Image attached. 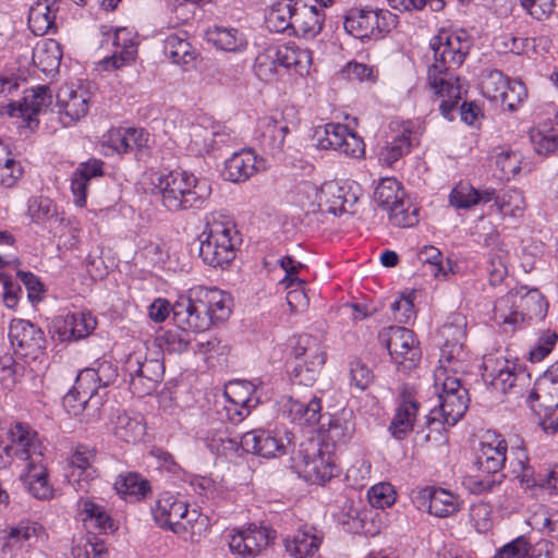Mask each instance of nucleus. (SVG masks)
<instances>
[{
    "mask_svg": "<svg viewBox=\"0 0 558 558\" xmlns=\"http://www.w3.org/2000/svg\"><path fill=\"white\" fill-rule=\"evenodd\" d=\"M418 411V402L411 392L404 390L400 397L396 414L389 425L391 435L397 439H403L412 430Z\"/></svg>",
    "mask_w": 558,
    "mask_h": 558,
    "instance_id": "nucleus-29",
    "label": "nucleus"
},
{
    "mask_svg": "<svg viewBox=\"0 0 558 558\" xmlns=\"http://www.w3.org/2000/svg\"><path fill=\"white\" fill-rule=\"evenodd\" d=\"M9 337L15 354L26 360H37L46 349V338L40 328L28 320L14 319Z\"/></svg>",
    "mask_w": 558,
    "mask_h": 558,
    "instance_id": "nucleus-12",
    "label": "nucleus"
},
{
    "mask_svg": "<svg viewBox=\"0 0 558 558\" xmlns=\"http://www.w3.org/2000/svg\"><path fill=\"white\" fill-rule=\"evenodd\" d=\"M434 62L428 66L427 81L437 99L439 110L451 119L462 98V87L453 71L465 60L472 47V38L464 29H441L430 39Z\"/></svg>",
    "mask_w": 558,
    "mask_h": 558,
    "instance_id": "nucleus-1",
    "label": "nucleus"
},
{
    "mask_svg": "<svg viewBox=\"0 0 558 558\" xmlns=\"http://www.w3.org/2000/svg\"><path fill=\"white\" fill-rule=\"evenodd\" d=\"M105 555V543L95 535L88 534L72 546L70 558H102Z\"/></svg>",
    "mask_w": 558,
    "mask_h": 558,
    "instance_id": "nucleus-52",
    "label": "nucleus"
},
{
    "mask_svg": "<svg viewBox=\"0 0 558 558\" xmlns=\"http://www.w3.org/2000/svg\"><path fill=\"white\" fill-rule=\"evenodd\" d=\"M469 393L466 389H458L454 396L440 397L438 409H433L426 416V424L430 426L436 422L454 425L469 408Z\"/></svg>",
    "mask_w": 558,
    "mask_h": 558,
    "instance_id": "nucleus-22",
    "label": "nucleus"
},
{
    "mask_svg": "<svg viewBox=\"0 0 558 558\" xmlns=\"http://www.w3.org/2000/svg\"><path fill=\"white\" fill-rule=\"evenodd\" d=\"M104 162L98 159H92L80 163L71 179V191L74 197V204L78 207L86 205L88 182L104 174Z\"/></svg>",
    "mask_w": 558,
    "mask_h": 558,
    "instance_id": "nucleus-30",
    "label": "nucleus"
},
{
    "mask_svg": "<svg viewBox=\"0 0 558 558\" xmlns=\"http://www.w3.org/2000/svg\"><path fill=\"white\" fill-rule=\"evenodd\" d=\"M507 442L496 437L493 441H483L476 453L477 474L469 478V486L474 493L490 492L501 483L500 473L507 461Z\"/></svg>",
    "mask_w": 558,
    "mask_h": 558,
    "instance_id": "nucleus-4",
    "label": "nucleus"
},
{
    "mask_svg": "<svg viewBox=\"0 0 558 558\" xmlns=\"http://www.w3.org/2000/svg\"><path fill=\"white\" fill-rule=\"evenodd\" d=\"M483 377L494 389L504 393L521 395L530 381V375L520 365L502 356H486L483 362Z\"/></svg>",
    "mask_w": 558,
    "mask_h": 558,
    "instance_id": "nucleus-8",
    "label": "nucleus"
},
{
    "mask_svg": "<svg viewBox=\"0 0 558 558\" xmlns=\"http://www.w3.org/2000/svg\"><path fill=\"white\" fill-rule=\"evenodd\" d=\"M291 460L294 471L313 484L329 481L337 470L330 452L324 451L322 444L316 439L301 442Z\"/></svg>",
    "mask_w": 558,
    "mask_h": 558,
    "instance_id": "nucleus-5",
    "label": "nucleus"
},
{
    "mask_svg": "<svg viewBox=\"0 0 558 558\" xmlns=\"http://www.w3.org/2000/svg\"><path fill=\"white\" fill-rule=\"evenodd\" d=\"M197 296L205 305L213 325L225 322L231 314V298L217 288L199 287L195 289Z\"/></svg>",
    "mask_w": 558,
    "mask_h": 558,
    "instance_id": "nucleus-31",
    "label": "nucleus"
},
{
    "mask_svg": "<svg viewBox=\"0 0 558 558\" xmlns=\"http://www.w3.org/2000/svg\"><path fill=\"white\" fill-rule=\"evenodd\" d=\"M279 411L284 417L299 425H315L320 420L322 400L312 396L308 400H299L292 396L282 397Z\"/></svg>",
    "mask_w": 558,
    "mask_h": 558,
    "instance_id": "nucleus-21",
    "label": "nucleus"
},
{
    "mask_svg": "<svg viewBox=\"0 0 558 558\" xmlns=\"http://www.w3.org/2000/svg\"><path fill=\"white\" fill-rule=\"evenodd\" d=\"M205 36L208 43L227 52H242L247 47L245 35L234 27L214 26L206 31Z\"/></svg>",
    "mask_w": 558,
    "mask_h": 558,
    "instance_id": "nucleus-32",
    "label": "nucleus"
},
{
    "mask_svg": "<svg viewBox=\"0 0 558 558\" xmlns=\"http://www.w3.org/2000/svg\"><path fill=\"white\" fill-rule=\"evenodd\" d=\"M418 260L429 266V271L434 277L446 276L442 265V254L439 248L433 245H425L417 252Z\"/></svg>",
    "mask_w": 558,
    "mask_h": 558,
    "instance_id": "nucleus-62",
    "label": "nucleus"
},
{
    "mask_svg": "<svg viewBox=\"0 0 558 558\" xmlns=\"http://www.w3.org/2000/svg\"><path fill=\"white\" fill-rule=\"evenodd\" d=\"M229 537L230 550L243 558L257 556L262 549L268 546L270 541L268 529L255 524L236 530Z\"/></svg>",
    "mask_w": 558,
    "mask_h": 558,
    "instance_id": "nucleus-19",
    "label": "nucleus"
},
{
    "mask_svg": "<svg viewBox=\"0 0 558 558\" xmlns=\"http://www.w3.org/2000/svg\"><path fill=\"white\" fill-rule=\"evenodd\" d=\"M450 204L457 208H470L478 204L477 190L469 184H458L450 193Z\"/></svg>",
    "mask_w": 558,
    "mask_h": 558,
    "instance_id": "nucleus-61",
    "label": "nucleus"
},
{
    "mask_svg": "<svg viewBox=\"0 0 558 558\" xmlns=\"http://www.w3.org/2000/svg\"><path fill=\"white\" fill-rule=\"evenodd\" d=\"M378 340L403 372L412 371L421 361L422 351L411 329L390 326L378 333Z\"/></svg>",
    "mask_w": 558,
    "mask_h": 558,
    "instance_id": "nucleus-7",
    "label": "nucleus"
},
{
    "mask_svg": "<svg viewBox=\"0 0 558 558\" xmlns=\"http://www.w3.org/2000/svg\"><path fill=\"white\" fill-rule=\"evenodd\" d=\"M276 47L280 66L291 70L300 76L308 74L312 57L307 49L296 46L295 44Z\"/></svg>",
    "mask_w": 558,
    "mask_h": 558,
    "instance_id": "nucleus-35",
    "label": "nucleus"
},
{
    "mask_svg": "<svg viewBox=\"0 0 558 558\" xmlns=\"http://www.w3.org/2000/svg\"><path fill=\"white\" fill-rule=\"evenodd\" d=\"M530 543L525 536H518L505 544L492 558H527Z\"/></svg>",
    "mask_w": 558,
    "mask_h": 558,
    "instance_id": "nucleus-64",
    "label": "nucleus"
},
{
    "mask_svg": "<svg viewBox=\"0 0 558 558\" xmlns=\"http://www.w3.org/2000/svg\"><path fill=\"white\" fill-rule=\"evenodd\" d=\"M9 452L13 460L27 462L44 460V446L38 434L28 425L16 423L8 432Z\"/></svg>",
    "mask_w": 558,
    "mask_h": 558,
    "instance_id": "nucleus-14",
    "label": "nucleus"
},
{
    "mask_svg": "<svg viewBox=\"0 0 558 558\" xmlns=\"http://www.w3.org/2000/svg\"><path fill=\"white\" fill-rule=\"evenodd\" d=\"M411 132L403 129L402 132L395 136L390 142H387L379 151L378 159L383 165L391 167L404 154L410 151L411 146Z\"/></svg>",
    "mask_w": 558,
    "mask_h": 558,
    "instance_id": "nucleus-46",
    "label": "nucleus"
},
{
    "mask_svg": "<svg viewBox=\"0 0 558 558\" xmlns=\"http://www.w3.org/2000/svg\"><path fill=\"white\" fill-rule=\"evenodd\" d=\"M322 368L312 364L296 362L289 371V374L293 385L311 387L316 381Z\"/></svg>",
    "mask_w": 558,
    "mask_h": 558,
    "instance_id": "nucleus-63",
    "label": "nucleus"
},
{
    "mask_svg": "<svg viewBox=\"0 0 558 558\" xmlns=\"http://www.w3.org/2000/svg\"><path fill=\"white\" fill-rule=\"evenodd\" d=\"M175 325L183 330L205 331L211 325V318L195 289L189 296L180 298L172 306Z\"/></svg>",
    "mask_w": 558,
    "mask_h": 558,
    "instance_id": "nucleus-13",
    "label": "nucleus"
},
{
    "mask_svg": "<svg viewBox=\"0 0 558 558\" xmlns=\"http://www.w3.org/2000/svg\"><path fill=\"white\" fill-rule=\"evenodd\" d=\"M496 207L502 216L521 218L525 210L524 195L520 190H508L497 199Z\"/></svg>",
    "mask_w": 558,
    "mask_h": 558,
    "instance_id": "nucleus-49",
    "label": "nucleus"
},
{
    "mask_svg": "<svg viewBox=\"0 0 558 558\" xmlns=\"http://www.w3.org/2000/svg\"><path fill=\"white\" fill-rule=\"evenodd\" d=\"M96 450L88 446L80 445L70 458L68 477L71 482L77 483V489L85 486L96 476L94 463Z\"/></svg>",
    "mask_w": 558,
    "mask_h": 558,
    "instance_id": "nucleus-25",
    "label": "nucleus"
},
{
    "mask_svg": "<svg viewBox=\"0 0 558 558\" xmlns=\"http://www.w3.org/2000/svg\"><path fill=\"white\" fill-rule=\"evenodd\" d=\"M97 322L89 313H74L66 316L65 327L71 335L81 339L88 336L95 328Z\"/></svg>",
    "mask_w": 558,
    "mask_h": 558,
    "instance_id": "nucleus-55",
    "label": "nucleus"
},
{
    "mask_svg": "<svg viewBox=\"0 0 558 558\" xmlns=\"http://www.w3.org/2000/svg\"><path fill=\"white\" fill-rule=\"evenodd\" d=\"M315 138L319 149H333L351 158H361L365 153L363 140L344 124L327 123L318 126Z\"/></svg>",
    "mask_w": 558,
    "mask_h": 558,
    "instance_id": "nucleus-10",
    "label": "nucleus"
},
{
    "mask_svg": "<svg viewBox=\"0 0 558 558\" xmlns=\"http://www.w3.org/2000/svg\"><path fill=\"white\" fill-rule=\"evenodd\" d=\"M145 424L141 415L121 413L114 422V435L128 444H135L145 436Z\"/></svg>",
    "mask_w": 558,
    "mask_h": 558,
    "instance_id": "nucleus-41",
    "label": "nucleus"
},
{
    "mask_svg": "<svg viewBox=\"0 0 558 558\" xmlns=\"http://www.w3.org/2000/svg\"><path fill=\"white\" fill-rule=\"evenodd\" d=\"M505 89V93L497 102H500L501 106H506L509 111L513 112L526 99V88L521 81L510 80Z\"/></svg>",
    "mask_w": 558,
    "mask_h": 558,
    "instance_id": "nucleus-57",
    "label": "nucleus"
},
{
    "mask_svg": "<svg viewBox=\"0 0 558 558\" xmlns=\"http://www.w3.org/2000/svg\"><path fill=\"white\" fill-rule=\"evenodd\" d=\"M360 187L354 182L328 181L320 185L322 205L333 215L348 213L359 199Z\"/></svg>",
    "mask_w": 558,
    "mask_h": 558,
    "instance_id": "nucleus-17",
    "label": "nucleus"
},
{
    "mask_svg": "<svg viewBox=\"0 0 558 558\" xmlns=\"http://www.w3.org/2000/svg\"><path fill=\"white\" fill-rule=\"evenodd\" d=\"M530 140L538 155H548L558 149V133L533 129L530 132Z\"/></svg>",
    "mask_w": 558,
    "mask_h": 558,
    "instance_id": "nucleus-58",
    "label": "nucleus"
},
{
    "mask_svg": "<svg viewBox=\"0 0 558 558\" xmlns=\"http://www.w3.org/2000/svg\"><path fill=\"white\" fill-rule=\"evenodd\" d=\"M57 10V2L54 0H38L29 9V29L37 36L47 34L54 27Z\"/></svg>",
    "mask_w": 558,
    "mask_h": 558,
    "instance_id": "nucleus-36",
    "label": "nucleus"
},
{
    "mask_svg": "<svg viewBox=\"0 0 558 558\" xmlns=\"http://www.w3.org/2000/svg\"><path fill=\"white\" fill-rule=\"evenodd\" d=\"M265 169L264 159H258L257 155L248 149L234 153L225 163V177L231 182H243L254 173Z\"/></svg>",
    "mask_w": 558,
    "mask_h": 558,
    "instance_id": "nucleus-26",
    "label": "nucleus"
},
{
    "mask_svg": "<svg viewBox=\"0 0 558 558\" xmlns=\"http://www.w3.org/2000/svg\"><path fill=\"white\" fill-rule=\"evenodd\" d=\"M130 376V389L133 395L144 397L150 395L161 381L165 373L163 363L158 359L142 361L136 353L130 354L124 364Z\"/></svg>",
    "mask_w": 558,
    "mask_h": 558,
    "instance_id": "nucleus-9",
    "label": "nucleus"
},
{
    "mask_svg": "<svg viewBox=\"0 0 558 558\" xmlns=\"http://www.w3.org/2000/svg\"><path fill=\"white\" fill-rule=\"evenodd\" d=\"M415 504L418 509L427 508L428 513L437 518L451 517L460 510L458 496L447 489L430 486L417 492Z\"/></svg>",
    "mask_w": 558,
    "mask_h": 558,
    "instance_id": "nucleus-18",
    "label": "nucleus"
},
{
    "mask_svg": "<svg viewBox=\"0 0 558 558\" xmlns=\"http://www.w3.org/2000/svg\"><path fill=\"white\" fill-rule=\"evenodd\" d=\"M155 522L163 530L184 536L201 517L196 509L189 510L184 500L170 493H162L153 508Z\"/></svg>",
    "mask_w": 558,
    "mask_h": 558,
    "instance_id": "nucleus-6",
    "label": "nucleus"
},
{
    "mask_svg": "<svg viewBox=\"0 0 558 558\" xmlns=\"http://www.w3.org/2000/svg\"><path fill=\"white\" fill-rule=\"evenodd\" d=\"M513 466L512 473L515 478H519L521 485L525 488H533L538 486L539 477H535L532 466L527 464V458L523 450H519L517 458L510 461Z\"/></svg>",
    "mask_w": 558,
    "mask_h": 558,
    "instance_id": "nucleus-56",
    "label": "nucleus"
},
{
    "mask_svg": "<svg viewBox=\"0 0 558 558\" xmlns=\"http://www.w3.org/2000/svg\"><path fill=\"white\" fill-rule=\"evenodd\" d=\"M387 211L389 221L395 227L411 228L418 222V208L407 201L405 197Z\"/></svg>",
    "mask_w": 558,
    "mask_h": 558,
    "instance_id": "nucleus-48",
    "label": "nucleus"
},
{
    "mask_svg": "<svg viewBox=\"0 0 558 558\" xmlns=\"http://www.w3.org/2000/svg\"><path fill=\"white\" fill-rule=\"evenodd\" d=\"M62 52L53 39L45 40L33 49L34 63L45 73L54 71L61 61Z\"/></svg>",
    "mask_w": 558,
    "mask_h": 558,
    "instance_id": "nucleus-43",
    "label": "nucleus"
},
{
    "mask_svg": "<svg viewBox=\"0 0 558 558\" xmlns=\"http://www.w3.org/2000/svg\"><path fill=\"white\" fill-rule=\"evenodd\" d=\"M114 489L124 498L140 500L150 492V486L138 473L128 472L118 476Z\"/></svg>",
    "mask_w": 558,
    "mask_h": 558,
    "instance_id": "nucleus-42",
    "label": "nucleus"
},
{
    "mask_svg": "<svg viewBox=\"0 0 558 558\" xmlns=\"http://www.w3.org/2000/svg\"><path fill=\"white\" fill-rule=\"evenodd\" d=\"M292 21L293 34L305 39H313L323 28L324 14L316 7L295 0L294 19Z\"/></svg>",
    "mask_w": 558,
    "mask_h": 558,
    "instance_id": "nucleus-28",
    "label": "nucleus"
},
{
    "mask_svg": "<svg viewBox=\"0 0 558 558\" xmlns=\"http://www.w3.org/2000/svg\"><path fill=\"white\" fill-rule=\"evenodd\" d=\"M291 444L292 437L289 434L284 438L264 429H254L244 434L245 452L267 459L286 453Z\"/></svg>",
    "mask_w": 558,
    "mask_h": 558,
    "instance_id": "nucleus-20",
    "label": "nucleus"
},
{
    "mask_svg": "<svg viewBox=\"0 0 558 558\" xmlns=\"http://www.w3.org/2000/svg\"><path fill=\"white\" fill-rule=\"evenodd\" d=\"M198 239L199 257L206 265L225 268L235 258L239 233L233 221L214 216Z\"/></svg>",
    "mask_w": 558,
    "mask_h": 558,
    "instance_id": "nucleus-3",
    "label": "nucleus"
},
{
    "mask_svg": "<svg viewBox=\"0 0 558 558\" xmlns=\"http://www.w3.org/2000/svg\"><path fill=\"white\" fill-rule=\"evenodd\" d=\"M323 536L316 527L303 525L284 541L287 553L294 558L313 556L322 544Z\"/></svg>",
    "mask_w": 558,
    "mask_h": 558,
    "instance_id": "nucleus-27",
    "label": "nucleus"
},
{
    "mask_svg": "<svg viewBox=\"0 0 558 558\" xmlns=\"http://www.w3.org/2000/svg\"><path fill=\"white\" fill-rule=\"evenodd\" d=\"M77 507L86 527H94L105 533L108 530H112L113 521L101 506L88 498H81L77 502Z\"/></svg>",
    "mask_w": 558,
    "mask_h": 558,
    "instance_id": "nucleus-40",
    "label": "nucleus"
},
{
    "mask_svg": "<svg viewBox=\"0 0 558 558\" xmlns=\"http://www.w3.org/2000/svg\"><path fill=\"white\" fill-rule=\"evenodd\" d=\"M90 94L84 86L70 87L58 96L60 119L64 125H70L84 118L89 108Z\"/></svg>",
    "mask_w": 558,
    "mask_h": 558,
    "instance_id": "nucleus-23",
    "label": "nucleus"
},
{
    "mask_svg": "<svg viewBox=\"0 0 558 558\" xmlns=\"http://www.w3.org/2000/svg\"><path fill=\"white\" fill-rule=\"evenodd\" d=\"M9 538L17 542H29L44 539L46 531L44 526L37 522L24 520L12 526L8 534Z\"/></svg>",
    "mask_w": 558,
    "mask_h": 558,
    "instance_id": "nucleus-54",
    "label": "nucleus"
},
{
    "mask_svg": "<svg viewBox=\"0 0 558 558\" xmlns=\"http://www.w3.org/2000/svg\"><path fill=\"white\" fill-rule=\"evenodd\" d=\"M294 7L295 0H282L272 4L266 15L268 29L274 33L293 32Z\"/></svg>",
    "mask_w": 558,
    "mask_h": 558,
    "instance_id": "nucleus-39",
    "label": "nucleus"
},
{
    "mask_svg": "<svg viewBox=\"0 0 558 558\" xmlns=\"http://www.w3.org/2000/svg\"><path fill=\"white\" fill-rule=\"evenodd\" d=\"M369 504L379 509L390 507L396 501V493L391 484L379 483L372 486L367 493Z\"/></svg>",
    "mask_w": 558,
    "mask_h": 558,
    "instance_id": "nucleus-60",
    "label": "nucleus"
},
{
    "mask_svg": "<svg viewBox=\"0 0 558 558\" xmlns=\"http://www.w3.org/2000/svg\"><path fill=\"white\" fill-rule=\"evenodd\" d=\"M493 158L500 179L510 180L521 169V155L511 149L498 148Z\"/></svg>",
    "mask_w": 558,
    "mask_h": 558,
    "instance_id": "nucleus-50",
    "label": "nucleus"
},
{
    "mask_svg": "<svg viewBox=\"0 0 558 558\" xmlns=\"http://www.w3.org/2000/svg\"><path fill=\"white\" fill-rule=\"evenodd\" d=\"M296 123H282L271 117L262 120V143L271 153H280L283 148L284 140L291 128H295Z\"/></svg>",
    "mask_w": 558,
    "mask_h": 558,
    "instance_id": "nucleus-38",
    "label": "nucleus"
},
{
    "mask_svg": "<svg viewBox=\"0 0 558 558\" xmlns=\"http://www.w3.org/2000/svg\"><path fill=\"white\" fill-rule=\"evenodd\" d=\"M392 17L384 10L355 9L351 10L343 22L344 29L355 38H378L388 32Z\"/></svg>",
    "mask_w": 558,
    "mask_h": 558,
    "instance_id": "nucleus-11",
    "label": "nucleus"
},
{
    "mask_svg": "<svg viewBox=\"0 0 558 558\" xmlns=\"http://www.w3.org/2000/svg\"><path fill=\"white\" fill-rule=\"evenodd\" d=\"M153 185L154 192L161 196L163 206L170 211L199 209L211 192L206 181L178 170L157 174Z\"/></svg>",
    "mask_w": 558,
    "mask_h": 558,
    "instance_id": "nucleus-2",
    "label": "nucleus"
},
{
    "mask_svg": "<svg viewBox=\"0 0 558 558\" xmlns=\"http://www.w3.org/2000/svg\"><path fill=\"white\" fill-rule=\"evenodd\" d=\"M223 397L226 399V404L223 405L226 416L233 423L241 422L250 414L251 409L259 402L256 388L250 381L230 383L226 387Z\"/></svg>",
    "mask_w": 558,
    "mask_h": 558,
    "instance_id": "nucleus-16",
    "label": "nucleus"
},
{
    "mask_svg": "<svg viewBox=\"0 0 558 558\" xmlns=\"http://www.w3.org/2000/svg\"><path fill=\"white\" fill-rule=\"evenodd\" d=\"M405 197V192L393 178L381 179L374 192V201L384 210L390 209Z\"/></svg>",
    "mask_w": 558,
    "mask_h": 558,
    "instance_id": "nucleus-44",
    "label": "nucleus"
},
{
    "mask_svg": "<svg viewBox=\"0 0 558 558\" xmlns=\"http://www.w3.org/2000/svg\"><path fill=\"white\" fill-rule=\"evenodd\" d=\"M294 363L300 362L316 367H323L326 362V352L319 341L310 336L302 335L293 347Z\"/></svg>",
    "mask_w": 558,
    "mask_h": 558,
    "instance_id": "nucleus-37",
    "label": "nucleus"
},
{
    "mask_svg": "<svg viewBox=\"0 0 558 558\" xmlns=\"http://www.w3.org/2000/svg\"><path fill=\"white\" fill-rule=\"evenodd\" d=\"M278 66L280 65L277 47L269 46L256 56L253 64V71L258 80L269 83L277 78Z\"/></svg>",
    "mask_w": 558,
    "mask_h": 558,
    "instance_id": "nucleus-45",
    "label": "nucleus"
},
{
    "mask_svg": "<svg viewBox=\"0 0 558 558\" xmlns=\"http://www.w3.org/2000/svg\"><path fill=\"white\" fill-rule=\"evenodd\" d=\"M94 376V372L88 367L76 376L73 388L77 395H81V402H88L97 393L98 389L101 388Z\"/></svg>",
    "mask_w": 558,
    "mask_h": 558,
    "instance_id": "nucleus-59",
    "label": "nucleus"
},
{
    "mask_svg": "<svg viewBox=\"0 0 558 558\" xmlns=\"http://www.w3.org/2000/svg\"><path fill=\"white\" fill-rule=\"evenodd\" d=\"M524 318L522 313L513 308L511 298H501L496 302L494 319L505 327V331H513Z\"/></svg>",
    "mask_w": 558,
    "mask_h": 558,
    "instance_id": "nucleus-47",
    "label": "nucleus"
},
{
    "mask_svg": "<svg viewBox=\"0 0 558 558\" xmlns=\"http://www.w3.org/2000/svg\"><path fill=\"white\" fill-rule=\"evenodd\" d=\"M165 54L177 65H190L197 57L185 32L169 34L163 44Z\"/></svg>",
    "mask_w": 558,
    "mask_h": 558,
    "instance_id": "nucleus-34",
    "label": "nucleus"
},
{
    "mask_svg": "<svg viewBox=\"0 0 558 558\" xmlns=\"http://www.w3.org/2000/svg\"><path fill=\"white\" fill-rule=\"evenodd\" d=\"M52 93L49 86L38 85L24 92V96L19 102H11L9 114L21 117L26 126L34 129L38 125L37 116L45 112L52 105Z\"/></svg>",
    "mask_w": 558,
    "mask_h": 558,
    "instance_id": "nucleus-15",
    "label": "nucleus"
},
{
    "mask_svg": "<svg viewBox=\"0 0 558 558\" xmlns=\"http://www.w3.org/2000/svg\"><path fill=\"white\" fill-rule=\"evenodd\" d=\"M527 401L534 411H537L534 401H539V410L551 412L558 409V362L554 363L535 383L530 391Z\"/></svg>",
    "mask_w": 558,
    "mask_h": 558,
    "instance_id": "nucleus-24",
    "label": "nucleus"
},
{
    "mask_svg": "<svg viewBox=\"0 0 558 558\" xmlns=\"http://www.w3.org/2000/svg\"><path fill=\"white\" fill-rule=\"evenodd\" d=\"M433 387L438 399L440 397L454 396L458 389H465L461 385L460 379L454 374H450L444 366L436 368Z\"/></svg>",
    "mask_w": 558,
    "mask_h": 558,
    "instance_id": "nucleus-53",
    "label": "nucleus"
},
{
    "mask_svg": "<svg viewBox=\"0 0 558 558\" xmlns=\"http://www.w3.org/2000/svg\"><path fill=\"white\" fill-rule=\"evenodd\" d=\"M509 81L510 80L498 70L488 71L484 74L481 82L482 95L488 100L497 102L505 93Z\"/></svg>",
    "mask_w": 558,
    "mask_h": 558,
    "instance_id": "nucleus-51",
    "label": "nucleus"
},
{
    "mask_svg": "<svg viewBox=\"0 0 558 558\" xmlns=\"http://www.w3.org/2000/svg\"><path fill=\"white\" fill-rule=\"evenodd\" d=\"M484 241L487 246H492L487 265L488 279L492 286H498L508 275V253L499 242L498 233L488 234Z\"/></svg>",
    "mask_w": 558,
    "mask_h": 558,
    "instance_id": "nucleus-33",
    "label": "nucleus"
}]
</instances>
